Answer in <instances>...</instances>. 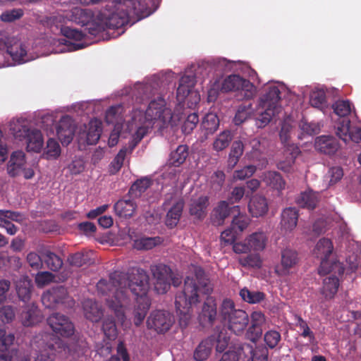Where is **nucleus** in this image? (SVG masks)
<instances>
[{"instance_id":"5fc2aeb1","label":"nucleus","mask_w":361,"mask_h":361,"mask_svg":"<svg viewBox=\"0 0 361 361\" xmlns=\"http://www.w3.org/2000/svg\"><path fill=\"white\" fill-rule=\"evenodd\" d=\"M102 330L109 339H114L117 336V329L113 318H105L102 324Z\"/></svg>"},{"instance_id":"c9c22d12","label":"nucleus","mask_w":361,"mask_h":361,"mask_svg":"<svg viewBox=\"0 0 361 361\" xmlns=\"http://www.w3.org/2000/svg\"><path fill=\"white\" fill-rule=\"evenodd\" d=\"M42 257L43 265L44 264L47 268L53 271H59L63 266L62 259L51 251L45 250L43 252Z\"/></svg>"},{"instance_id":"cd10ccee","label":"nucleus","mask_w":361,"mask_h":361,"mask_svg":"<svg viewBox=\"0 0 361 361\" xmlns=\"http://www.w3.org/2000/svg\"><path fill=\"white\" fill-rule=\"evenodd\" d=\"M84 314L87 319L92 322H99L103 316V310L97 302L87 299L82 303Z\"/></svg>"},{"instance_id":"49530a36","label":"nucleus","mask_w":361,"mask_h":361,"mask_svg":"<svg viewBox=\"0 0 361 361\" xmlns=\"http://www.w3.org/2000/svg\"><path fill=\"white\" fill-rule=\"evenodd\" d=\"M152 184L149 178H145L136 180L128 190V195L138 197L150 187Z\"/></svg>"},{"instance_id":"7ed1b4c3","label":"nucleus","mask_w":361,"mask_h":361,"mask_svg":"<svg viewBox=\"0 0 361 361\" xmlns=\"http://www.w3.org/2000/svg\"><path fill=\"white\" fill-rule=\"evenodd\" d=\"M152 0H116L111 6L106 5L102 13L105 25L109 29H119L130 22L131 18L138 20L149 16L153 10L148 3Z\"/></svg>"},{"instance_id":"a19ab883","label":"nucleus","mask_w":361,"mask_h":361,"mask_svg":"<svg viewBox=\"0 0 361 361\" xmlns=\"http://www.w3.org/2000/svg\"><path fill=\"white\" fill-rule=\"evenodd\" d=\"M264 181L267 185L277 190L284 189L286 185V182L281 175L276 171H268L265 173Z\"/></svg>"},{"instance_id":"423d86ee","label":"nucleus","mask_w":361,"mask_h":361,"mask_svg":"<svg viewBox=\"0 0 361 361\" xmlns=\"http://www.w3.org/2000/svg\"><path fill=\"white\" fill-rule=\"evenodd\" d=\"M333 250V243L328 238H322L316 244L313 255L320 259L319 268L320 275H325L331 272H337L338 274H343L344 269L340 263L335 262L330 264L328 260L329 256L332 254Z\"/></svg>"},{"instance_id":"9b49d317","label":"nucleus","mask_w":361,"mask_h":361,"mask_svg":"<svg viewBox=\"0 0 361 361\" xmlns=\"http://www.w3.org/2000/svg\"><path fill=\"white\" fill-rule=\"evenodd\" d=\"M174 323L173 316L167 311H153L147 320V326L158 334L168 331Z\"/></svg>"},{"instance_id":"603ef678","label":"nucleus","mask_w":361,"mask_h":361,"mask_svg":"<svg viewBox=\"0 0 361 361\" xmlns=\"http://www.w3.org/2000/svg\"><path fill=\"white\" fill-rule=\"evenodd\" d=\"M159 238H141L135 240L134 247L138 250H151L155 247L159 242Z\"/></svg>"},{"instance_id":"13d9d810","label":"nucleus","mask_w":361,"mask_h":361,"mask_svg":"<svg viewBox=\"0 0 361 361\" xmlns=\"http://www.w3.org/2000/svg\"><path fill=\"white\" fill-rule=\"evenodd\" d=\"M24 14L23 10L21 8H13L9 11H6L0 16L1 21L5 23H11L18 19H20Z\"/></svg>"},{"instance_id":"09e8293b","label":"nucleus","mask_w":361,"mask_h":361,"mask_svg":"<svg viewBox=\"0 0 361 361\" xmlns=\"http://www.w3.org/2000/svg\"><path fill=\"white\" fill-rule=\"evenodd\" d=\"M241 298L248 303H258L262 301L265 298V294L260 291H250L247 288H244L240 291Z\"/></svg>"},{"instance_id":"864d4df0","label":"nucleus","mask_w":361,"mask_h":361,"mask_svg":"<svg viewBox=\"0 0 361 361\" xmlns=\"http://www.w3.org/2000/svg\"><path fill=\"white\" fill-rule=\"evenodd\" d=\"M310 102L313 107L323 109L326 106L325 92L322 90L313 92L310 95Z\"/></svg>"},{"instance_id":"b1692460","label":"nucleus","mask_w":361,"mask_h":361,"mask_svg":"<svg viewBox=\"0 0 361 361\" xmlns=\"http://www.w3.org/2000/svg\"><path fill=\"white\" fill-rule=\"evenodd\" d=\"M315 148L323 154L333 155L340 148V145L334 136L321 135L315 140Z\"/></svg>"},{"instance_id":"680f3d73","label":"nucleus","mask_w":361,"mask_h":361,"mask_svg":"<svg viewBox=\"0 0 361 361\" xmlns=\"http://www.w3.org/2000/svg\"><path fill=\"white\" fill-rule=\"evenodd\" d=\"M27 262L32 269L39 270L43 267V257L34 252L28 253Z\"/></svg>"},{"instance_id":"f8f14e48","label":"nucleus","mask_w":361,"mask_h":361,"mask_svg":"<svg viewBox=\"0 0 361 361\" xmlns=\"http://www.w3.org/2000/svg\"><path fill=\"white\" fill-rule=\"evenodd\" d=\"M47 324L56 335L62 337L68 338L74 334L73 324L64 314L58 312L51 314L47 318Z\"/></svg>"},{"instance_id":"7c9ffc66","label":"nucleus","mask_w":361,"mask_h":361,"mask_svg":"<svg viewBox=\"0 0 361 361\" xmlns=\"http://www.w3.org/2000/svg\"><path fill=\"white\" fill-rule=\"evenodd\" d=\"M214 336H209L202 340L194 351V359L196 361L206 360L211 354L214 345Z\"/></svg>"},{"instance_id":"9d476101","label":"nucleus","mask_w":361,"mask_h":361,"mask_svg":"<svg viewBox=\"0 0 361 361\" xmlns=\"http://www.w3.org/2000/svg\"><path fill=\"white\" fill-rule=\"evenodd\" d=\"M153 278L155 279L154 290L158 294H164L171 287V269L164 264L152 265L150 267Z\"/></svg>"},{"instance_id":"ea45409f","label":"nucleus","mask_w":361,"mask_h":361,"mask_svg":"<svg viewBox=\"0 0 361 361\" xmlns=\"http://www.w3.org/2000/svg\"><path fill=\"white\" fill-rule=\"evenodd\" d=\"M318 202L317 194L312 190H308L301 192L297 199V203L299 206L308 209H314Z\"/></svg>"},{"instance_id":"69168bd1","label":"nucleus","mask_w":361,"mask_h":361,"mask_svg":"<svg viewBox=\"0 0 361 361\" xmlns=\"http://www.w3.org/2000/svg\"><path fill=\"white\" fill-rule=\"evenodd\" d=\"M238 235V233L231 226L221 233V241L224 243V245L233 244Z\"/></svg>"},{"instance_id":"338daca9","label":"nucleus","mask_w":361,"mask_h":361,"mask_svg":"<svg viewBox=\"0 0 361 361\" xmlns=\"http://www.w3.org/2000/svg\"><path fill=\"white\" fill-rule=\"evenodd\" d=\"M329 185H334L338 182L343 176V169L340 166H334L329 169L328 172Z\"/></svg>"},{"instance_id":"a211bd4d","label":"nucleus","mask_w":361,"mask_h":361,"mask_svg":"<svg viewBox=\"0 0 361 361\" xmlns=\"http://www.w3.org/2000/svg\"><path fill=\"white\" fill-rule=\"evenodd\" d=\"M239 206L230 207L227 201H220L214 208L211 221L214 226H221L231 214L239 213Z\"/></svg>"},{"instance_id":"37998d69","label":"nucleus","mask_w":361,"mask_h":361,"mask_svg":"<svg viewBox=\"0 0 361 361\" xmlns=\"http://www.w3.org/2000/svg\"><path fill=\"white\" fill-rule=\"evenodd\" d=\"M211 336H214V344L216 343V350L219 353L224 352L226 348L228 347L230 337L227 336L226 330L223 329H219V327H216L215 329V334L212 335Z\"/></svg>"},{"instance_id":"4468645a","label":"nucleus","mask_w":361,"mask_h":361,"mask_svg":"<svg viewBox=\"0 0 361 361\" xmlns=\"http://www.w3.org/2000/svg\"><path fill=\"white\" fill-rule=\"evenodd\" d=\"M15 135L20 139L26 140L27 150L29 152H39L42 148L44 143L42 134L37 129H30L23 126L21 129L15 132Z\"/></svg>"},{"instance_id":"6e6552de","label":"nucleus","mask_w":361,"mask_h":361,"mask_svg":"<svg viewBox=\"0 0 361 361\" xmlns=\"http://www.w3.org/2000/svg\"><path fill=\"white\" fill-rule=\"evenodd\" d=\"M224 92L239 91L243 99H250L255 95V87L250 80L239 75H231L226 78L221 85Z\"/></svg>"},{"instance_id":"f03ea898","label":"nucleus","mask_w":361,"mask_h":361,"mask_svg":"<svg viewBox=\"0 0 361 361\" xmlns=\"http://www.w3.org/2000/svg\"><path fill=\"white\" fill-rule=\"evenodd\" d=\"M212 292V287L204 271L197 267L195 270L194 276H187L184 282L182 292L178 293L175 299V307L177 314L183 316L180 319V324L190 318V310L192 305L200 302V295H209Z\"/></svg>"},{"instance_id":"393cba45","label":"nucleus","mask_w":361,"mask_h":361,"mask_svg":"<svg viewBox=\"0 0 361 361\" xmlns=\"http://www.w3.org/2000/svg\"><path fill=\"white\" fill-rule=\"evenodd\" d=\"M21 322L25 326H34L42 319L41 311L34 304L26 306L20 314Z\"/></svg>"},{"instance_id":"052dcab7","label":"nucleus","mask_w":361,"mask_h":361,"mask_svg":"<svg viewBox=\"0 0 361 361\" xmlns=\"http://www.w3.org/2000/svg\"><path fill=\"white\" fill-rule=\"evenodd\" d=\"M198 122L199 117L197 114L192 113L189 114L182 126L183 132L185 134L190 133L196 127Z\"/></svg>"},{"instance_id":"5701e85b","label":"nucleus","mask_w":361,"mask_h":361,"mask_svg":"<svg viewBox=\"0 0 361 361\" xmlns=\"http://www.w3.org/2000/svg\"><path fill=\"white\" fill-rule=\"evenodd\" d=\"M133 198V196H128L127 194L123 199L117 201L114 206L116 214L126 219L132 217L137 208Z\"/></svg>"},{"instance_id":"aec40b11","label":"nucleus","mask_w":361,"mask_h":361,"mask_svg":"<svg viewBox=\"0 0 361 361\" xmlns=\"http://www.w3.org/2000/svg\"><path fill=\"white\" fill-rule=\"evenodd\" d=\"M6 51L12 59L18 63H25L30 61L27 56V46L26 44L13 37Z\"/></svg>"},{"instance_id":"72a5a7b5","label":"nucleus","mask_w":361,"mask_h":361,"mask_svg":"<svg viewBox=\"0 0 361 361\" xmlns=\"http://www.w3.org/2000/svg\"><path fill=\"white\" fill-rule=\"evenodd\" d=\"M32 281L28 276H23L16 281V289L19 299L27 302L31 296Z\"/></svg>"},{"instance_id":"20e7f679","label":"nucleus","mask_w":361,"mask_h":361,"mask_svg":"<svg viewBox=\"0 0 361 361\" xmlns=\"http://www.w3.org/2000/svg\"><path fill=\"white\" fill-rule=\"evenodd\" d=\"M219 317L224 325L238 336L244 333L250 322L247 312L237 309L234 302L228 298L224 299L220 305Z\"/></svg>"},{"instance_id":"e433bc0d","label":"nucleus","mask_w":361,"mask_h":361,"mask_svg":"<svg viewBox=\"0 0 361 361\" xmlns=\"http://www.w3.org/2000/svg\"><path fill=\"white\" fill-rule=\"evenodd\" d=\"M219 126V119L216 114L209 113L206 114L201 123L202 130L206 136L214 133Z\"/></svg>"},{"instance_id":"bb28decb","label":"nucleus","mask_w":361,"mask_h":361,"mask_svg":"<svg viewBox=\"0 0 361 361\" xmlns=\"http://www.w3.org/2000/svg\"><path fill=\"white\" fill-rule=\"evenodd\" d=\"M248 209L252 216H262L269 209L267 200L262 195H255L250 200Z\"/></svg>"},{"instance_id":"4d7b16f0","label":"nucleus","mask_w":361,"mask_h":361,"mask_svg":"<svg viewBox=\"0 0 361 361\" xmlns=\"http://www.w3.org/2000/svg\"><path fill=\"white\" fill-rule=\"evenodd\" d=\"M281 339V334L276 330H269L264 335V341L266 345L271 349L276 348Z\"/></svg>"},{"instance_id":"f704fd0d","label":"nucleus","mask_w":361,"mask_h":361,"mask_svg":"<svg viewBox=\"0 0 361 361\" xmlns=\"http://www.w3.org/2000/svg\"><path fill=\"white\" fill-rule=\"evenodd\" d=\"M339 286V280L336 276H329L324 279L322 293L326 299H331L336 294Z\"/></svg>"},{"instance_id":"c85d7f7f","label":"nucleus","mask_w":361,"mask_h":361,"mask_svg":"<svg viewBox=\"0 0 361 361\" xmlns=\"http://www.w3.org/2000/svg\"><path fill=\"white\" fill-rule=\"evenodd\" d=\"M25 164V155L22 151H16L12 153L8 164V173L12 176H18Z\"/></svg>"},{"instance_id":"a18cd8bd","label":"nucleus","mask_w":361,"mask_h":361,"mask_svg":"<svg viewBox=\"0 0 361 361\" xmlns=\"http://www.w3.org/2000/svg\"><path fill=\"white\" fill-rule=\"evenodd\" d=\"M154 126L145 120L143 126L137 128L135 133L133 135L132 140L128 142L130 146V152H133L134 149L142 140V139L147 134L149 129L152 128Z\"/></svg>"},{"instance_id":"f3484780","label":"nucleus","mask_w":361,"mask_h":361,"mask_svg":"<svg viewBox=\"0 0 361 361\" xmlns=\"http://www.w3.org/2000/svg\"><path fill=\"white\" fill-rule=\"evenodd\" d=\"M265 322V316L262 312H253L250 315V325L245 332L246 338L253 343L259 341L262 337Z\"/></svg>"},{"instance_id":"0eeeda50","label":"nucleus","mask_w":361,"mask_h":361,"mask_svg":"<svg viewBox=\"0 0 361 361\" xmlns=\"http://www.w3.org/2000/svg\"><path fill=\"white\" fill-rule=\"evenodd\" d=\"M173 114L169 108L166 107V102L162 97L152 100L146 109L145 118L153 126L157 123L159 128H164L172 120Z\"/></svg>"},{"instance_id":"dca6fc26","label":"nucleus","mask_w":361,"mask_h":361,"mask_svg":"<svg viewBox=\"0 0 361 361\" xmlns=\"http://www.w3.org/2000/svg\"><path fill=\"white\" fill-rule=\"evenodd\" d=\"M335 128L336 135L345 143L350 140L361 143V128H351L349 119H343L341 122H338Z\"/></svg>"},{"instance_id":"6ab92c4d","label":"nucleus","mask_w":361,"mask_h":361,"mask_svg":"<svg viewBox=\"0 0 361 361\" xmlns=\"http://www.w3.org/2000/svg\"><path fill=\"white\" fill-rule=\"evenodd\" d=\"M209 205V198L207 195H200L191 198L188 204L190 216L194 219L202 221L207 214V208Z\"/></svg>"},{"instance_id":"a878e982","label":"nucleus","mask_w":361,"mask_h":361,"mask_svg":"<svg viewBox=\"0 0 361 361\" xmlns=\"http://www.w3.org/2000/svg\"><path fill=\"white\" fill-rule=\"evenodd\" d=\"M14 340L13 334H6L5 330H0V361H12L13 352L9 348Z\"/></svg>"},{"instance_id":"774afa93","label":"nucleus","mask_w":361,"mask_h":361,"mask_svg":"<svg viewBox=\"0 0 361 361\" xmlns=\"http://www.w3.org/2000/svg\"><path fill=\"white\" fill-rule=\"evenodd\" d=\"M240 350L235 349V344L230 348L228 351L223 354L219 361H238L242 358Z\"/></svg>"},{"instance_id":"ddd939ff","label":"nucleus","mask_w":361,"mask_h":361,"mask_svg":"<svg viewBox=\"0 0 361 361\" xmlns=\"http://www.w3.org/2000/svg\"><path fill=\"white\" fill-rule=\"evenodd\" d=\"M300 262L298 252L291 248H286L281 252L280 264L276 268L279 276H286L291 274Z\"/></svg>"},{"instance_id":"de8ad7c7","label":"nucleus","mask_w":361,"mask_h":361,"mask_svg":"<svg viewBox=\"0 0 361 361\" xmlns=\"http://www.w3.org/2000/svg\"><path fill=\"white\" fill-rule=\"evenodd\" d=\"M332 108L336 115L343 118L338 122L348 119L347 116L351 112V103L348 100H338L333 104Z\"/></svg>"},{"instance_id":"c756f323","label":"nucleus","mask_w":361,"mask_h":361,"mask_svg":"<svg viewBox=\"0 0 361 361\" xmlns=\"http://www.w3.org/2000/svg\"><path fill=\"white\" fill-rule=\"evenodd\" d=\"M298 212L295 207H288L281 213V225L286 231H293L297 226Z\"/></svg>"},{"instance_id":"473e14b6","label":"nucleus","mask_w":361,"mask_h":361,"mask_svg":"<svg viewBox=\"0 0 361 361\" xmlns=\"http://www.w3.org/2000/svg\"><path fill=\"white\" fill-rule=\"evenodd\" d=\"M94 253L92 251H81L71 254L68 257V262L71 266L80 267L85 264L93 262Z\"/></svg>"},{"instance_id":"1a4fd4ad","label":"nucleus","mask_w":361,"mask_h":361,"mask_svg":"<svg viewBox=\"0 0 361 361\" xmlns=\"http://www.w3.org/2000/svg\"><path fill=\"white\" fill-rule=\"evenodd\" d=\"M42 340L46 342L45 345L35 361H54L56 353L65 350L67 347L61 338L54 334H45Z\"/></svg>"},{"instance_id":"f257e3e1","label":"nucleus","mask_w":361,"mask_h":361,"mask_svg":"<svg viewBox=\"0 0 361 361\" xmlns=\"http://www.w3.org/2000/svg\"><path fill=\"white\" fill-rule=\"evenodd\" d=\"M149 276L144 269H133L128 274L115 271L109 280L100 279L97 283L99 293L107 296L108 307L114 312L118 322H125V310L130 302V292L137 296V306L134 310V323L137 326L145 319L150 307L147 297L149 288Z\"/></svg>"},{"instance_id":"58836bf2","label":"nucleus","mask_w":361,"mask_h":361,"mask_svg":"<svg viewBox=\"0 0 361 361\" xmlns=\"http://www.w3.org/2000/svg\"><path fill=\"white\" fill-rule=\"evenodd\" d=\"M233 138V133L229 130H225L220 133L212 144L213 149L216 152H221L226 149Z\"/></svg>"},{"instance_id":"8fccbe9b","label":"nucleus","mask_w":361,"mask_h":361,"mask_svg":"<svg viewBox=\"0 0 361 361\" xmlns=\"http://www.w3.org/2000/svg\"><path fill=\"white\" fill-rule=\"evenodd\" d=\"M60 154L61 147L59 142L53 138H49L47 140L43 157L47 159H56Z\"/></svg>"},{"instance_id":"2f4dec72","label":"nucleus","mask_w":361,"mask_h":361,"mask_svg":"<svg viewBox=\"0 0 361 361\" xmlns=\"http://www.w3.org/2000/svg\"><path fill=\"white\" fill-rule=\"evenodd\" d=\"M183 207L184 201L180 199L169 210L166 219V224L168 227L172 228L178 224L182 215Z\"/></svg>"},{"instance_id":"4be33fe9","label":"nucleus","mask_w":361,"mask_h":361,"mask_svg":"<svg viewBox=\"0 0 361 361\" xmlns=\"http://www.w3.org/2000/svg\"><path fill=\"white\" fill-rule=\"evenodd\" d=\"M56 135L62 145L70 144L74 136V127L72 124V119L69 116H63L57 126Z\"/></svg>"},{"instance_id":"39448f33","label":"nucleus","mask_w":361,"mask_h":361,"mask_svg":"<svg viewBox=\"0 0 361 361\" xmlns=\"http://www.w3.org/2000/svg\"><path fill=\"white\" fill-rule=\"evenodd\" d=\"M280 94L279 87L272 85L268 87L265 94L260 98L259 107L256 115L257 125L259 128L266 126L272 118L281 111Z\"/></svg>"},{"instance_id":"79ce46f5","label":"nucleus","mask_w":361,"mask_h":361,"mask_svg":"<svg viewBox=\"0 0 361 361\" xmlns=\"http://www.w3.org/2000/svg\"><path fill=\"white\" fill-rule=\"evenodd\" d=\"M188 154V146L179 145L175 151L171 153L169 163L173 166H179L185 162Z\"/></svg>"},{"instance_id":"0e129e2a","label":"nucleus","mask_w":361,"mask_h":361,"mask_svg":"<svg viewBox=\"0 0 361 361\" xmlns=\"http://www.w3.org/2000/svg\"><path fill=\"white\" fill-rule=\"evenodd\" d=\"M56 292L49 290L42 295V302L47 308H54L57 302L56 301Z\"/></svg>"},{"instance_id":"c03bdc74","label":"nucleus","mask_w":361,"mask_h":361,"mask_svg":"<svg viewBox=\"0 0 361 361\" xmlns=\"http://www.w3.org/2000/svg\"><path fill=\"white\" fill-rule=\"evenodd\" d=\"M267 236L263 232H255L251 234L247 239L251 250H262L266 245Z\"/></svg>"},{"instance_id":"6e6d98bb","label":"nucleus","mask_w":361,"mask_h":361,"mask_svg":"<svg viewBox=\"0 0 361 361\" xmlns=\"http://www.w3.org/2000/svg\"><path fill=\"white\" fill-rule=\"evenodd\" d=\"M239 263L244 267H260L262 261L258 254H250L238 259Z\"/></svg>"},{"instance_id":"4c0bfd02","label":"nucleus","mask_w":361,"mask_h":361,"mask_svg":"<svg viewBox=\"0 0 361 361\" xmlns=\"http://www.w3.org/2000/svg\"><path fill=\"white\" fill-rule=\"evenodd\" d=\"M102 130V123L98 119H92L89 123L87 133V142L88 145H95L100 138Z\"/></svg>"},{"instance_id":"bf43d9fd","label":"nucleus","mask_w":361,"mask_h":361,"mask_svg":"<svg viewBox=\"0 0 361 361\" xmlns=\"http://www.w3.org/2000/svg\"><path fill=\"white\" fill-rule=\"evenodd\" d=\"M16 317L15 310L11 305H4L0 309V320L4 324L11 322Z\"/></svg>"},{"instance_id":"e2e57ef3","label":"nucleus","mask_w":361,"mask_h":361,"mask_svg":"<svg viewBox=\"0 0 361 361\" xmlns=\"http://www.w3.org/2000/svg\"><path fill=\"white\" fill-rule=\"evenodd\" d=\"M61 32L63 36L66 37L76 41H80L83 39L86 35L82 31H80L77 29L71 28L69 27H63L61 29Z\"/></svg>"},{"instance_id":"2eb2a0df","label":"nucleus","mask_w":361,"mask_h":361,"mask_svg":"<svg viewBox=\"0 0 361 361\" xmlns=\"http://www.w3.org/2000/svg\"><path fill=\"white\" fill-rule=\"evenodd\" d=\"M235 349L240 350L242 358L247 361H268L269 351L266 346L258 345L253 348L248 343H235Z\"/></svg>"},{"instance_id":"3c124183","label":"nucleus","mask_w":361,"mask_h":361,"mask_svg":"<svg viewBox=\"0 0 361 361\" xmlns=\"http://www.w3.org/2000/svg\"><path fill=\"white\" fill-rule=\"evenodd\" d=\"M237 214L238 215L234 216L231 226L239 235L247 227L250 220L246 215L240 214V212Z\"/></svg>"},{"instance_id":"412c9836","label":"nucleus","mask_w":361,"mask_h":361,"mask_svg":"<svg viewBox=\"0 0 361 361\" xmlns=\"http://www.w3.org/2000/svg\"><path fill=\"white\" fill-rule=\"evenodd\" d=\"M216 315L217 311L215 300L212 298H207L198 316L200 324L204 327L212 326L216 320Z\"/></svg>"}]
</instances>
